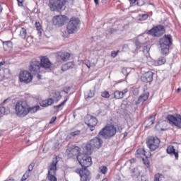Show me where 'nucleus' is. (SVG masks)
Returning <instances> with one entry per match:
<instances>
[{"label":"nucleus","mask_w":181,"mask_h":181,"mask_svg":"<svg viewBox=\"0 0 181 181\" xmlns=\"http://www.w3.org/2000/svg\"><path fill=\"white\" fill-rule=\"evenodd\" d=\"M172 43H173V40L170 35H165L160 40V46L162 54H168L169 53V49L170 46H172Z\"/></svg>","instance_id":"1"},{"label":"nucleus","mask_w":181,"mask_h":181,"mask_svg":"<svg viewBox=\"0 0 181 181\" xmlns=\"http://www.w3.org/2000/svg\"><path fill=\"white\" fill-rule=\"evenodd\" d=\"M101 145H103V140L98 137H95L86 145L84 149L88 155H91L94 149H100Z\"/></svg>","instance_id":"2"},{"label":"nucleus","mask_w":181,"mask_h":181,"mask_svg":"<svg viewBox=\"0 0 181 181\" xmlns=\"http://www.w3.org/2000/svg\"><path fill=\"white\" fill-rule=\"evenodd\" d=\"M117 134V128L114 125H107L103 127L99 132V135L105 139H111L115 136Z\"/></svg>","instance_id":"3"},{"label":"nucleus","mask_w":181,"mask_h":181,"mask_svg":"<svg viewBox=\"0 0 181 181\" xmlns=\"http://www.w3.org/2000/svg\"><path fill=\"white\" fill-rule=\"evenodd\" d=\"M57 163H59V160L57 157H55L52 159V163L48 167V174L47 179L49 181H57V177L54 176L57 172Z\"/></svg>","instance_id":"4"},{"label":"nucleus","mask_w":181,"mask_h":181,"mask_svg":"<svg viewBox=\"0 0 181 181\" xmlns=\"http://www.w3.org/2000/svg\"><path fill=\"white\" fill-rule=\"evenodd\" d=\"M90 154H88L86 151L85 154L78 155L76 156L78 162H79L80 165L82 166V169H87V168H90L91 165H93V161Z\"/></svg>","instance_id":"5"},{"label":"nucleus","mask_w":181,"mask_h":181,"mask_svg":"<svg viewBox=\"0 0 181 181\" xmlns=\"http://www.w3.org/2000/svg\"><path fill=\"white\" fill-rule=\"evenodd\" d=\"M15 110L18 117H26V115H28V106L23 101L17 102Z\"/></svg>","instance_id":"6"},{"label":"nucleus","mask_w":181,"mask_h":181,"mask_svg":"<svg viewBox=\"0 0 181 181\" xmlns=\"http://www.w3.org/2000/svg\"><path fill=\"white\" fill-rule=\"evenodd\" d=\"M80 24V20L78 18L72 17L66 27V30L68 33H76L78 28V25Z\"/></svg>","instance_id":"7"},{"label":"nucleus","mask_w":181,"mask_h":181,"mask_svg":"<svg viewBox=\"0 0 181 181\" xmlns=\"http://www.w3.org/2000/svg\"><path fill=\"white\" fill-rule=\"evenodd\" d=\"M48 6L52 12H60L64 6V3L61 0H49Z\"/></svg>","instance_id":"8"},{"label":"nucleus","mask_w":181,"mask_h":181,"mask_svg":"<svg viewBox=\"0 0 181 181\" xmlns=\"http://www.w3.org/2000/svg\"><path fill=\"white\" fill-rule=\"evenodd\" d=\"M148 148L151 151H156L160 145V140L158 137L150 136L146 141Z\"/></svg>","instance_id":"9"},{"label":"nucleus","mask_w":181,"mask_h":181,"mask_svg":"<svg viewBox=\"0 0 181 181\" xmlns=\"http://www.w3.org/2000/svg\"><path fill=\"white\" fill-rule=\"evenodd\" d=\"M66 22H69V17L63 15L55 16L52 19L53 25L58 26V28L64 26Z\"/></svg>","instance_id":"10"},{"label":"nucleus","mask_w":181,"mask_h":181,"mask_svg":"<svg viewBox=\"0 0 181 181\" xmlns=\"http://www.w3.org/2000/svg\"><path fill=\"white\" fill-rule=\"evenodd\" d=\"M147 33L148 35H151V36H154L155 37H159L165 33V27L160 25H157L148 30Z\"/></svg>","instance_id":"11"},{"label":"nucleus","mask_w":181,"mask_h":181,"mask_svg":"<svg viewBox=\"0 0 181 181\" xmlns=\"http://www.w3.org/2000/svg\"><path fill=\"white\" fill-rule=\"evenodd\" d=\"M19 78L21 83L29 84V83H32V80H33V76H32V74L28 71H23L19 74Z\"/></svg>","instance_id":"12"},{"label":"nucleus","mask_w":181,"mask_h":181,"mask_svg":"<svg viewBox=\"0 0 181 181\" xmlns=\"http://www.w3.org/2000/svg\"><path fill=\"white\" fill-rule=\"evenodd\" d=\"M85 124L90 128V131L93 132L95 129V126L98 124V120L96 117L88 115L85 120Z\"/></svg>","instance_id":"13"},{"label":"nucleus","mask_w":181,"mask_h":181,"mask_svg":"<svg viewBox=\"0 0 181 181\" xmlns=\"http://www.w3.org/2000/svg\"><path fill=\"white\" fill-rule=\"evenodd\" d=\"M40 62L33 59L30 63L29 70L33 74L40 73Z\"/></svg>","instance_id":"14"},{"label":"nucleus","mask_w":181,"mask_h":181,"mask_svg":"<svg viewBox=\"0 0 181 181\" xmlns=\"http://www.w3.org/2000/svg\"><path fill=\"white\" fill-rule=\"evenodd\" d=\"M80 177L81 181H90L91 180V172L87 168H82L81 170H77Z\"/></svg>","instance_id":"15"},{"label":"nucleus","mask_w":181,"mask_h":181,"mask_svg":"<svg viewBox=\"0 0 181 181\" xmlns=\"http://www.w3.org/2000/svg\"><path fill=\"white\" fill-rule=\"evenodd\" d=\"M67 156L73 158L74 156H78L81 155L80 153V147L77 146H71L66 149Z\"/></svg>","instance_id":"16"},{"label":"nucleus","mask_w":181,"mask_h":181,"mask_svg":"<svg viewBox=\"0 0 181 181\" xmlns=\"http://www.w3.org/2000/svg\"><path fill=\"white\" fill-rule=\"evenodd\" d=\"M167 119H168L170 122H172L173 125H175L177 128L181 129V116L180 115H178L176 117L173 115H168L167 116Z\"/></svg>","instance_id":"17"},{"label":"nucleus","mask_w":181,"mask_h":181,"mask_svg":"<svg viewBox=\"0 0 181 181\" xmlns=\"http://www.w3.org/2000/svg\"><path fill=\"white\" fill-rule=\"evenodd\" d=\"M40 66L42 67V69H45V70H49V69H52V64L49 60V58L47 57H42L40 59Z\"/></svg>","instance_id":"18"},{"label":"nucleus","mask_w":181,"mask_h":181,"mask_svg":"<svg viewBox=\"0 0 181 181\" xmlns=\"http://www.w3.org/2000/svg\"><path fill=\"white\" fill-rule=\"evenodd\" d=\"M153 80V74L152 71L146 72L141 76V81L143 83H151Z\"/></svg>","instance_id":"19"},{"label":"nucleus","mask_w":181,"mask_h":181,"mask_svg":"<svg viewBox=\"0 0 181 181\" xmlns=\"http://www.w3.org/2000/svg\"><path fill=\"white\" fill-rule=\"evenodd\" d=\"M148 98H149V93H146L141 94L139 97L137 101H136V103H135L136 105H143L144 102L146 101V100H148Z\"/></svg>","instance_id":"20"},{"label":"nucleus","mask_w":181,"mask_h":181,"mask_svg":"<svg viewBox=\"0 0 181 181\" xmlns=\"http://www.w3.org/2000/svg\"><path fill=\"white\" fill-rule=\"evenodd\" d=\"M128 93V89H124L122 91L116 90L114 92V98L116 100H121L124 98V95H125Z\"/></svg>","instance_id":"21"},{"label":"nucleus","mask_w":181,"mask_h":181,"mask_svg":"<svg viewBox=\"0 0 181 181\" xmlns=\"http://www.w3.org/2000/svg\"><path fill=\"white\" fill-rule=\"evenodd\" d=\"M166 152L168 153V155H175L176 159L179 158V153L176 152V148H175V146L172 145L168 146L167 147Z\"/></svg>","instance_id":"22"},{"label":"nucleus","mask_w":181,"mask_h":181,"mask_svg":"<svg viewBox=\"0 0 181 181\" xmlns=\"http://www.w3.org/2000/svg\"><path fill=\"white\" fill-rule=\"evenodd\" d=\"M75 66L74 62H69L62 66L61 70L62 71H67V70H70V69H74Z\"/></svg>","instance_id":"23"},{"label":"nucleus","mask_w":181,"mask_h":181,"mask_svg":"<svg viewBox=\"0 0 181 181\" xmlns=\"http://www.w3.org/2000/svg\"><path fill=\"white\" fill-rule=\"evenodd\" d=\"M58 57L62 60V62H67L70 59V53L69 52H59Z\"/></svg>","instance_id":"24"},{"label":"nucleus","mask_w":181,"mask_h":181,"mask_svg":"<svg viewBox=\"0 0 181 181\" xmlns=\"http://www.w3.org/2000/svg\"><path fill=\"white\" fill-rule=\"evenodd\" d=\"M40 110V106L35 105L30 107H27L28 114L30 112V114H35V112H37Z\"/></svg>","instance_id":"25"},{"label":"nucleus","mask_w":181,"mask_h":181,"mask_svg":"<svg viewBox=\"0 0 181 181\" xmlns=\"http://www.w3.org/2000/svg\"><path fill=\"white\" fill-rule=\"evenodd\" d=\"M163 125H164L165 128L163 127ZM167 125H168V122H166V121H162L161 122H158V123L156 125V127L157 128L159 127L161 131H166V126H167Z\"/></svg>","instance_id":"26"},{"label":"nucleus","mask_w":181,"mask_h":181,"mask_svg":"<svg viewBox=\"0 0 181 181\" xmlns=\"http://www.w3.org/2000/svg\"><path fill=\"white\" fill-rule=\"evenodd\" d=\"M94 97V91L93 90H89L88 93L85 94V100L88 101V100H90V98H93Z\"/></svg>","instance_id":"27"},{"label":"nucleus","mask_w":181,"mask_h":181,"mask_svg":"<svg viewBox=\"0 0 181 181\" xmlns=\"http://www.w3.org/2000/svg\"><path fill=\"white\" fill-rule=\"evenodd\" d=\"M26 35H28V32L25 28H22L20 32V36L22 39H26Z\"/></svg>","instance_id":"28"},{"label":"nucleus","mask_w":181,"mask_h":181,"mask_svg":"<svg viewBox=\"0 0 181 181\" xmlns=\"http://www.w3.org/2000/svg\"><path fill=\"white\" fill-rule=\"evenodd\" d=\"M0 112L2 115H8V114H9V110H6L5 107H1Z\"/></svg>","instance_id":"29"},{"label":"nucleus","mask_w":181,"mask_h":181,"mask_svg":"<svg viewBox=\"0 0 181 181\" xmlns=\"http://www.w3.org/2000/svg\"><path fill=\"white\" fill-rule=\"evenodd\" d=\"M137 155H141L142 156H146V151H145V148H139L136 151Z\"/></svg>","instance_id":"30"},{"label":"nucleus","mask_w":181,"mask_h":181,"mask_svg":"<svg viewBox=\"0 0 181 181\" xmlns=\"http://www.w3.org/2000/svg\"><path fill=\"white\" fill-rule=\"evenodd\" d=\"M132 172L133 173V176L138 177L141 175V172H139V170H138V168H134L132 170Z\"/></svg>","instance_id":"31"},{"label":"nucleus","mask_w":181,"mask_h":181,"mask_svg":"<svg viewBox=\"0 0 181 181\" xmlns=\"http://www.w3.org/2000/svg\"><path fill=\"white\" fill-rule=\"evenodd\" d=\"M81 134V132L80 130H76L75 132H72L69 134L70 136H72L73 138H76V136H78Z\"/></svg>","instance_id":"32"},{"label":"nucleus","mask_w":181,"mask_h":181,"mask_svg":"<svg viewBox=\"0 0 181 181\" xmlns=\"http://www.w3.org/2000/svg\"><path fill=\"white\" fill-rule=\"evenodd\" d=\"M166 63V59L165 57H160L158 60V66H162L163 64H165Z\"/></svg>","instance_id":"33"},{"label":"nucleus","mask_w":181,"mask_h":181,"mask_svg":"<svg viewBox=\"0 0 181 181\" xmlns=\"http://www.w3.org/2000/svg\"><path fill=\"white\" fill-rule=\"evenodd\" d=\"M68 100L69 98H66L61 104L54 106V110H59V108H62V107H63V105L67 103Z\"/></svg>","instance_id":"34"},{"label":"nucleus","mask_w":181,"mask_h":181,"mask_svg":"<svg viewBox=\"0 0 181 181\" xmlns=\"http://www.w3.org/2000/svg\"><path fill=\"white\" fill-rule=\"evenodd\" d=\"M146 122H148V125H153V124L155 123V116L150 117V118L148 119Z\"/></svg>","instance_id":"35"},{"label":"nucleus","mask_w":181,"mask_h":181,"mask_svg":"<svg viewBox=\"0 0 181 181\" xmlns=\"http://www.w3.org/2000/svg\"><path fill=\"white\" fill-rule=\"evenodd\" d=\"M101 97L103 98H110V93L107 90H105L101 93Z\"/></svg>","instance_id":"36"},{"label":"nucleus","mask_w":181,"mask_h":181,"mask_svg":"<svg viewBox=\"0 0 181 181\" xmlns=\"http://www.w3.org/2000/svg\"><path fill=\"white\" fill-rule=\"evenodd\" d=\"M162 177H163V175L159 173L156 174L154 177V181H159L160 179H162Z\"/></svg>","instance_id":"37"},{"label":"nucleus","mask_w":181,"mask_h":181,"mask_svg":"<svg viewBox=\"0 0 181 181\" xmlns=\"http://www.w3.org/2000/svg\"><path fill=\"white\" fill-rule=\"evenodd\" d=\"M142 160L144 162V164L147 167L149 168V160H148V158L146 157V158H144V157H142Z\"/></svg>","instance_id":"38"},{"label":"nucleus","mask_w":181,"mask_h":181,"mask_svg":"<svg viewBox=\"0 0 181 181\" xmlns=\"http://www.w3.org/2000/svg\"><path fill=\"white\" fill-rule=\"evenodd\" d=\"M100 170L101 173H103V175H105V173H107V171L108 170V169L105 166L100 167Z\"/></svg>","instance_id":"39"},{"label":"nucleus","mask_w":181,"mask_h":181,"mask_svg":"<svg viewBox=\"0 0 181 181\" xmlns=\"http://www.w3.org/2000/svg\"><path fill=\"white\" fill-rule=\"evenodd\" d=\"M47 102V105H52V104H54V100H53V98H49L47 100H46Z\"/></svg>","instance_id":"40"},{"label":"nucleus","mask_w":181,"mask_h":181,"mask_svg":"<svg viewBox=\"0 0 181 181\" xmlns=\"http://www.w3.org/2000/svg\"><path fill=\"white\" fill-rule=\"evenodd\" d=\"M40 107H48L47 102L46 100H42V102H40Z\"/></svg>","instance_id":"41"},{"label":"nucleus","mask_w":181,"mask_h":181,"mask_svg":"<svg viewBox=\"0 0 181 181\" xmlns=\"http://www.w3.org/2000/svg\"><path fill=\"white\" fill-rule=\"evenodd\" d=\"M57 101H59L62 99V95H60V93H55V96Z\"/></svg>","instance_id":"42"},{"label":"nucleus","mask_w":181,"mask_h":181,"mask_svg":"<svg viewBox=\"0 0 181 181\" xmlns=\"http://www.w3.org/2000/svg\"><path fill=\"white\" fill-rule=\"evenodd\" d=\"M118 53H119V50H117V52L112 51V52H111L112 57H113V58L117 57V56H118Z\"/></svg>","instance_id":"43"},{"label":"nucleus","mask_w":181,"mask_h":181,"mask_svg":"<svg viewBox=\"0 0 181 181\" xmlns=\"http://www.w3.org/2000/svg\"><path fill=\"white\" fill-rule=\"evenodd\" d=\"M33 168H35V163H32L31 164H30V165H28V170L29 172H32V171L33 170Z\"/></svg>","instance_id":"44"},{"label":"nucleus","mask_w":181,"mask_h":181,"mask_svg":"<svg viewBox=\"0 0 181 181\" xmlns=\"http://www.w3.org/2000/svg\"><path fill=\"white\" fill-rule=\"evenodd\" d=\"M83 63L84 64H86L88 69H90V67H91V64L90 63V61L85 60Z\"/></svg>","instance_id":"45"},{"label":"nucleus","mask_w":181,"mask_h":181,"mask_svg":"<svg viewBox=\"0 0 181 181\" xmlns=\"http://www.w3.org/2000/svg\"><path fill=\"white\" fill-rule=\"evenodd\" d=\"M148 14H143L140 18V21H146V19H148Z\"/></svg>","instance_id":"46"},{"label":"nucleus","mask_w":181,"mask_h":181,"mask_svg":"<svg viewBox=\"0 0 181 181\" xmlns=\"http://www.w3.org/2000/svg\"><path fill=\"white\" fill-rule=\"evenodd\" d=\"M35 27L37 30H40V29H42V26H40V23H35Z\"/></svg>","instance_id":"47"},{"label":"nucleus","mask_w":181,"mask_h":181,"mask_svg":"<svg viewBox=\"0 0 181 181\" xmlns=\"http://www.w3.org/2000/svg\"><path fill=\"white\" fill-rule=\"evenodd\" d=\"M56 119H57V117H52V118L51 119L49 124H53L54 122V121H56Z\"/></svg>","instance_id":"48"},{"label":"nucleus","mask_w":181,"mask_h":181,"mask_svg":"<svg viewBox=\"0 0 181 181\" xmlns=\"http://www.w3.org/2000/svg\"><path fill=\"white\" fill-rule=\"evenodd\" d=\"M18 2V6H23V0H17Z\"/></svg>","instance_id":"49"},{"label":"nucleus","mask_w":181,"mask_h":181,"mask_svg":"<svg viewBox=\"0 0 181 181\" xmlns=\"http://www.w3.org/2000/svg\"><path fill=\"white\" fill-rule=\"evenodd\" d=\"M122 73L124 74V76H128V73H127V69H123L122 70Z\"/></svg>","instance_id":"50"},{"label":"nucleus","mask_w":181,"mask_h":181,"mask_svg":"<svg viewBox=\"0 0 181 181\" xmlns=\"http://www.w3.org/2000/svg\"><path fill=\"white\" fill-rule=\"evenodd\" d=\"M24 175L26 176V177H29L30 176V171L27 170Z\"/></svg>","instance_id":"51"},{"label":"nucleus","mask_w":181,"mask_h":181,"mask_svg":"<svg viewBox=\"0 0 181 181\" xmlns=\"http://www.w3.org/2000/svg\"><path fill=\"white\" fill-rule=\"evenodd\" d=\"M137 5L139 6H142V5H145V2L144 1H142L141 3V1H138Z\"/></svg>","instance_id":"52"},{"label":"nucleus","mask_w":181,"mask_h":181,"mask_svg":"<svg viewBox=\"0 0 181 181\" xmlns=\"http://www.w3.org/2000/svg\"><path fill=\"white\" fill-rule=\"evenodd\" d=\"M96 6H98L100 5V0H93Z\"/></svg>","instance_id":"53"},{"label":"nucleus","mask_w":181,"mask_h":181,"mask_svg":"<svg viewBox=\"0 0 181 181\" xmlns=\"http://www.w3.org/2000/svg\"><path fill=\"white\" fill-rule=\"evenodd\" d=\"M26 179H28V177H26L25 175V174L23 175V177H22V178H21V181H25V180H26Z\"/></svg>","instance_id":"54"},{"label":"nucleus","mask_w":181,"mask_h":181,"mask_svg":"<svg viewBox=\"0 0 181 181\" xmlns=\"http://www.w3.org/2000/svg\"><path fill=\"white\" fill-rule=\"evenodd\" d=\"M117 129L119 132H121L122 131V126H118Z\"/></svg>","instance_id":"55"},{"label":"nucleus","mask_w":181,"mask_h":181,"mask_svg":"<svg viewBox=\"0 0 181 181\" xmlns=\"http://www.w3.org/2000/svg\"><path fill=\"white\" fill-rule=\"evenodd\" d=\"M130 4H135L136 2V0H129Z\"/></svg>","instance_id":"56"},{"label":"nucleus","mask_w":181,"mask_h":181,"mask_svg":"<svg viewBox=\"0 0 181 181\" xmlns=\"http://www.w3.org/2000/svg\"><path fill=\"white\" fill-rule=\"evenodd\" d=\"M37 77L38 80H41L42 79V76H40L39 74H37Z\"/></svg>","instance_id":"57"},{"label":"nucleus","mask_w":181,"mask_h":181,"mask_svg":"<svg viewBox=\"0 0 181 181\" xmlns=\"http://www.w3.org/2000/svg\"><path fill=\"white\" fill-rule=\"evenodd\" d=\"M115 31V30L111 28V29H110V33H114Z\"/></svg>","instance_id":"58"},{"label":"nucleus","mask_w":181,"mask_h":181,"mask_svg":"<svg viewBox=\"0 0 181 181\" xmlns=\"http://www.w3.org/2000/svg\"><path fill=\"white\" fill-rule=\"evenodd\" d=\"M136 49H141V45H138V43L136 44Z\"/></svg>","instance_id":"59"},{"label":"nucleus","mask_w":181,"mask_h":181,"mask_svg":"<svg viewBox=\"0 0 181 181\" xmlns=\"http://www.w3.org/2000/svg\"><path fill=\"white\" fill-rule=\"evenodd\" d=\"M134 162H135V160H134V159H131V160H130V163H134Z\"/></svg>","instance_id":"60"},{"label":"nucleus","mask_w":181,"mask_h":181,"mask_svg":"<svg viewBox=\"0 0 181 181\" xmlns=\"http://www.w3.org/2000/svg\"><path fill=\"white\" fill-rule=\"evenodd\" d=\"M180 88H178L177 89V93H180Z\"/></svg>","instance_id":"61"},{"label":"nucleus","mask_w":181,"mask_h":181,"mask_svg":"<svg viewBox=\"0 0 181 181\" xmlns=\"http://www.w3.org/2000/svg\"><path fill=\"white\" fill-rule=\"evenodd\" d=\"M4 64H5V62H0V67L1 66H4Z\"/></svg>","instance_id":"62"},{"label":"nucleus","mask_w":181,"mask_h":181,"mask_svg":"<svg viewBox=\"0 0 181 181\" xmlns=\"http://www.w3.org/2000/svg\"><path fill=\"white\" fill-rule=\"evenodd\" d=\"M6 101H8V99L4 100L1 104H5V103H6Z\"/></svg>","instance_id":"63"},{"label":"nucleus","mask_w":181,"mask_h":181,"mask_svg":"<svg viewBox=\"0 0 181 181\" xmlns=\"http://www.w3.org/2000/svg\"><path fill=\"white\" fill-rule=\"evenodd\" d=\"M127 135H128V133L125 132L124 134V136H127Z\"/></svg>","instance_id":"64"}]
</instances>
